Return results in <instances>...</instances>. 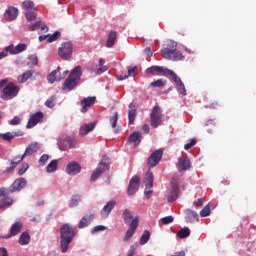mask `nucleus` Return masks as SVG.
<instances>
[{"label":"nucleus","mask_w":256,"mask_h":256,"mask_svg":"<svg viewBox=\"0 0 256 256\" xmlns=\"http://www.w3.org/2000/svg\"><path fill=\"white\" fill-rule=\"evenodd\" d=\"M26 186L27 179L17 178L9 187L8 191L5 188H0V209H5V207H11L13 205V198L9 197V193L21 191V189L25 188Z\"/></svg>","instance_id":"nucleus-1"},{"label":"nucleus","mask_w":256,"mask_h":256,"mask_svg":"<svg viewBox=\"0 0 256 256\" xmlns=\"http://www.w3.org/2000/svg\"><path fill=\"white\" fill-rule=\"evenodd\" d=\"M75 235H77V232H75V228L69 224H64L60 228V249L62 253H67L69 251V245L73 242V239H75Z\"/></svg>","instance_id":"nucleus-2"},{"label":"nucleus","mask_w":256,"mask_h":256,"mask_svg":"<svg viewBox=\"0 0 256 256\" xmlns=\"http://www.w3.org/2000/svg\"><path fill=\"white\" fill-rule=\"evenodd\" d=\"M161 55L163 59H168V61H183L185 56L181 51L177 50V42L170 41L167 47L161 50Z\"/></svg>","instance_id":"nucleus-3"},{"label":"nucleus","mask_w":256,"mask_h":256,"mask_svg":"<svg viewBox=\"0 0 256 256\" xmlns=\"http://www.w3.org/2000/svg\"><path fill=\"white\" fill-rule=\"evenodd\" d=\"M81 66L75 67L69 77L65 80L64 85L62 87L63 91H72V89H75L77 85L79 84V81H81Z\"/></svg>","instance_id":"nucleus-4"},{"label":"nucleus","mask_w":256,"mask_h":256,"mask_svg":"<svg viewBox=\"0 0 256 256\" xmlns=\"http://www.w3.org/2000/svg\"><path fill=\"white\" fill-rule=\"evenodd\" d=\"M21 88L17 86V84L13 82H9L3 89L0 94L1 99L3 101H11V99H15L17 95H19V91Z\"/></svg>","instance_id":"nucleus-5"},{"label":"nucleus","mask_w":256,"mask_h":256,"mask_svg":"<svg viewBox=\"0 0 256 256\" xmlns=\"http://www.w3.org/2000/svg\"><path fill=\"white\" fill-rule=\"evenodd\" d=\"M179 183H181V178L179 176H174L171 180V188L168 191L167 200L168 203H173L177 201L179 197Z\"/></svg>","instance_id":"nucleus-6"},{"label":"nucleus","mask_w":256,"mask_h":256,"mask_svg":"<svg viewBox=\"0 0 256 256\" xmlns=\"http://www.w3.org/2000/svg\"><path fill=\"white\" fill-rule=\"evenodd\" d=\"M163 119V111L161 110V107L159 106H154L152 108V111L150 113V124L151 127L154 129H157L159 125H161Z\"/></svg>","instance_id":"nucleus-7"},{"label":"nucleus","mask_w":256,"mask_h":256,"mask_svg":"<svg viewBox=\"0 0 256 256\" xmlns=\"http://www.w3.org/2000/svg\"><path fill=\"white\" fill-rule=\"evenodd\" d=\"M109 169V163H107V156H103L102 161L98 164L97 168L91 175L90 181L93 183L97 181L98 178Z\"/></svg>","instance_id":"nucleus-8"},{"label":"nucleus","mask_w":256,"mask_h":256,"mask_svg":"<svg viewBox=\"0 0 256 256\" xmlns=\"http://www.w3.org/2000/svg\"><path fill=\"white\" fill-rule=\"evenodd\" d=\"M58 55L64 61H69L73 55V44L71 42H64L58 49Z\"/></svg>","instance_id":"nucleus-9"},{"label":"nucleus","mask_w":256,"mask_h":256,"mask_svg":"<svg viewBox=\"0 0 256 256\" xmlns=\"http://www.w3.org/2000/svg\"><path fill=\"white\" fill-rule=\"evenodd\" d=\"M163 159V149L155 150L147 159L148 167H157L160 161Z\"/></svg>","instance_id":"nucleus-10"},{"label":"nucleus","mask_w":256,"mask_h":256,"mask_svg":"<svg viewBox=\"0 0 256 256\" xmlns=\"http://www.w3.org/2000/svg\"><path fill=\"white\" fill-rule=\"evenodd\" d=\"M146 73L149 75H169L171 77L173 70L164 68L163 66H151L146 69Z\"/></svg>","instance_id":"nucleus-11"},{"label":"nucleus","mask_w":256,"mask_h":256,"mask_svg":"<svg viewBox=\"0 0 256 256\" xmlns=\"http://www.w3.org/2000/svg\"><path fill=\"white\" fill-rule=\"evenodd\" d=\"M140 183L141 178H139V176H134L131 178L127 189V194L129 195V197L135 195L137 191H139Z\"/></svg>","instance_id":"nucleus-12"},{"label":"nucleus","mask_w":256,"mask_h":256,"mask_svg":"<svg viewBox=\"0 0 256 256\" xmlns=\"http://www.w3.org/2000/svg\"><path fill=\"white\" fill-rule=\"evenodd\" d=\"M137 227H139V217H134L131 221L128 230L123 238V241L127 242L133 235H135V231H137Z\"/></svg>","instance_id":"nucleus-13"},{"label":"nucleus","mask_w":256,"mask_h":256,"mask_svg":"<svg viewBox=\"0 0 256 256\" xmlns=\"http://www.w3.org/2000/svg\"><path fill=\"white\" fill-rule=\"evenodd\" d=\"M23 231V222L18 221L11 225L9 235L5 236L4 239H11V237H15L19 235Z\"/></svg>","instance_id":"nucleus-14"},{"label":"nucleus","mask_w":256,"mask_h":256,"mask_svg":"<svg viewBox=\"0 0 256 256\" xmlns=\"http://www.w3.org/2000/svg\"><path fill=\"white\" fill-rule=\"evenodd\" d=\"M173 81L176 83L177 85V91L180 95H187V90L185 89V84H183V81H181V78H179V76H177V74L175 72H170Z\"/></svg>","instance_id":"nucleus-15"},{"label":"nucleus","mask_w":256,"mask_h":256,"mask_svg":"<svg viewBox=\"0 0 256 256\" xmlns=\"http://www.w3.org/2000/svg\"><path fill=\"white\" fill-rule=\"evenodd\" d=\"M93 219H95V214L93 212H89V214L84 215L79 221L78 229H85V227H89Z\"/></svg>","instance_id":"nucleus-16"},{"label":"nucleus","mask_w":256,"mask_h":256,"mask_svg":"<svg viewBox=\"0 0 256 256\" xmlns=\"http://www.w3.org/2000/svg\"><path fill=\"white\" fill-rule=\"evenodd\" d=\"M95 101H97V97L95 96L84 98L81 101V105H82L81 113H87V111H89V109H91V107L95 105Z\"/></svg>","instance_id":"nucleus-17"},{"label":"nucleus","mask_w":256,"mask_h":256,"mask_svg":"<svg viewBox=\"0 0 256 256\" xmlns=\"http://www.w3.org/2000/svg\"><path fill=\"white\" fill-rule=\"evenodd\" d=\"M19 15V9L16 7H8V9L4 13V18L6 21H15Z\"/></svg>","instance_id":"nucleus-18"},{"label":"nucleus","mask_w":256,"mask_h":256,"mask_svg":"<svg viewBox=\"0 0 256 256\" xmlns=\"http://www.w3.org/2000/svg\"><path fill=\"white\" fill-rule=\"evenodd\" d=\"M115 205H117V202L115 201L107 202V204L101 210L102 219H107V217H109L113 209H115Z\"/></svg>","instance_id":"nucleus-19"},{"label":"nucleus","mask_w":256,"mask_h":256,"mask_svg":"<svg viewBox=\"0 0 256 256\" xmlns=\"http://www.w3.org/2000/svg\"><path fill=\"white\" fill-rule=\"evenodd\" d=\"M41 119H43V112L34 113L33 115L30 116V119L27 123V128L33 129V127H35V125H37V123H39Z\"/></svg>","instance_id":"nucleus-20"},{"label":"nucleus","mask_w":256,"mask_h":256,"mask_svg":"<svg viewBox=\"0 0 256 256\" xmlns=\"http://www.w3.org/2000/svg\"><path fill=\"white\" fill-rule=\"evenodd\" d=\"M66 173L68 175H78V173H81V165L77 162H70L66 166Z\"/></svg>","instance_id":"nucleus-21"},{"label":"nucleus","mask_w":256,"mask_h":256,"mask_svg":"<svg viewBox=\"0 0 256 256\" xmlns=\"http://www.w3.org/2000/svg\"><path fill=\"white\" fill-rule=\"evenodd\" d=\"M23 159H25L24 154L14 157L10 162V167H8L6 169V172L13 173V171H15V168L17 167V165H19V163H21V161H23Z\"/></svg>","instance_id":"nucleus-22"},{"label":"nucleus","mask_w":256,"mask_h":256,"mask_svg":"<svg viewBox=\"0 0 256 256\" xmlns=\"http://www.w3.org/2000/svg\"><path fill=\"white\" fill-rule=\"evenodd\" d=\"M41 149V146L37 142H32L29 144L24 152L25 157H29L33 155V153H37Z\"/></svg>","instance_id":"nucleus-23"},{"label":"nucleus","mask_w":256,"mask_h":256,"mask_svg":"<svg viewBox=\"0 0 256 256\" xmlns=\"http://www.w3.org/2000/svg\"><path fill=\"white\" fill-rule=\"evenodd\" d=\"M7 49H9V53L11 55H19V53L27 51V44H18L16 47L7 46Z\"/></svg>","instance_id":"nucleus-24"},{"label":"nucleus","mask_w":256,"mask_h":256,"mask_svg":"<svg viewBox=\"0 0 256 256\" xmlns=\"http://www.w3.org/2000/svg\"><path fill=\"white\" fill-rule=\"evenodd\" d=\"M178 166L182 171H188V169H191V160H189V158L180 157L178 158Z\"/></svg>","instance_id":"nucleus-25"},{"label":"nucleus","mask_w":256,"mask_h":256,"mask_svg":"<svg viewBox=\"0 0 256 256\" xmlns=\"http://www.w3.org/2000/svg\"><path fill=\"white\" fill-rule=\"evenodd\" d=\"M136 117H137V108H135V105L130 104L128 109V121L130 125H133V123H135Z\"/></svg>","instance_id":"nucleus-26"},{"label":"nucleus","mask_w":256,"mask_h":256,"mask_svg":"<svg viewBox=\"0 0 256 256\" xmlns=\"http://www.w3.org/2000/svg\"><path fill=\"white\" fill-rule=\"evenodd\" d=\"M19 245H29L31 243V235L29 234V230L24 231L19 239H18Z\"/></svg>","instance_id":"nucleus-27"},{"label":"nucleus","mask_w":256,"mask_h":256,"mask_svg":"<svg viewBox=\"0 0 256 256\" xmlns=\"http://www.w3.org/2000/svg\"><path fill=\"white\" fill-rule=\"evenodd\" d=\"M185 215H186V219L187 221H189V223H195V221H199L197 212L191 210V209H186L185 210Z\"/></svg>","instance_id":"nucleus-28"},{"label":"nucleus","mask_w":256,"mask_h":256,"mask_svg":"<svg viewBox=\"0 0 256 256\" xmlns=\"http://www.w3.org/2000/svg\"><path fill=\"white\" fill-rule=\"evenodd\" d=\"M95 129V123L85 124L80 128L79 134L85 137L87 133H91Z\"/></svg>","instance_id":"nucleus-29"},{"label":"nucleus","mask_w":256,"mask_h":256,"mask_svg":"<svg viewBox=\"0 0 256 256\" xmlns=\"http://www.w3.org/2000/svg\"><path fill=\"white\" fill-rule=\"evenodd\" d=\"M115 41H117V32L111 31L108 35L106 47H108V48L113 47V45H115Z\"/></svg>","instance_id":"nucleus-30"},{"label":"nucleus","mask_w":256,"mask_h":256,"mask_svg":"<svg viewBox=\"0 0 256 256\" xmlns=\"http://www.w3.org/2000/svg\"><path fill=\"white\" fill-rule=\"evenodd\" d=\"M141 132H134L129 136L130 143H133L134 145H139L141 143Z\"/></svg>","instance_id":"nucleus-31"},{"label":"nucleus","mask_w":256,"mask_h":256,"mask_svg":"<svg viewBox=\"0 0 256 256\" xmlns=\"http://www.w3.org/2000/svg\"><path fill=\"white\" fill-rule=\"evenodd\" d=\"M144 183H145L147 189H152L153 188V172L148 171L146 173Z\"/></svg>","instance_id":"nucleus-32"},{"label":"nucleus","mask_w":256,"mask_h":256,"mask_svg":"<svg viewBox=\"0 0 256 256\" xmlns=\"http://www.w3.org/2000/svg\"><path fill=\"white\" fill-rule=\"evenodd\" d=\"M22 7L24 10H26V13H28V11H37V8L35 7V3H33V1L31 0H25L22 3Z\"/></svg>","instance_id":"nucleus-33"},{"label":"nucleus","mask_w":256,"mask_h":256,"mask_svg":"<svg viewBox=\"0 0 256 256\" xmlns=\"http://www.w3.org/2000/svg\"><path fill=\"white\" fill-rule=\"evenodd\" d=\"M33 77V72L31 70H28L24 72L22 75H19L17 77L18 83H25L28 79H31Z\"/></svg>","instance_id":"nucleus-34"},{"label":"nucleus","mask_w":256,"mask_h":256,"mask_svg":"<svg viewBox=\"0 0 256 256\" xmlns=\"http://www.w3.org/2000/svg\"><path fill=\"white\" fill-rule=\"evenodd\" d=\"M20 135H23V133H21V132H6V133L2 134L1 137H2V139H4V141H11L13 138L19 137Z\"/></svg>","instance_id":"nucleus-35"},{"label":"nucleus","mask_w":256,"mask_h":256,"mask_svg":"<svg viewBox=\"0 0 256 256\" xmlns=\"http://www.w3.org/2000/svg\"><path fill=\"white\" fill-rule=\"evenodd\" d=\"M122 217L124 219V223H126V225H129V223H131V221H133V212L130 211L129 209H125Z\"/></svg>","instance_id":"nucleus-36"},{"label":"nucleus","mask_w":256,"mask_h":256,"mask_svg":"<svg viewBox=\"0 0 256 256\" xmlns=\"http://www.w3.org/2000/svg\"><path fill=\"white\" fill-rule=\"evenodd\" d=\"M149 239H151V232H149V230H144L140 238V245L147 244L149 242Z\"/></svg>","instance_id":"nucleus-37"},{"label":"nucleus","mask_w":256,"mask_h":256,"mask_svg":"<svg viewBox=\"0 0 256 256\" xmlns=\"http://www.w3.org/2000/svg\"><path fill=\"white\" fill-rule=\"evenodd\" d=\"M57 165L58 161L57 160H52L46 168L47 173H55L57 171Z\"/></svg>","instance_id":"nucleus-38"},{"label":"nucleus","mask_w":256,"mask_h":256,"mask_svg":"<svg viewBox=\"0 0 256 256\" xmlns=\"http://www.w3.org/2000/svg\"><path fill=\"white\" fill-rule=\"evenodd\" d=\"M25 17L29 22L37 20V10L25 12Z\"/></svg>","instance_id":"nucleus-39"},{"label":"nucleus","mask_w":256,"mask_h":256,"mask_svg":"<svg viewBox=\"0 0 256 256\" xmlns=\"http://www.w3.org/2000/svg\"><path fill=\"white\" fill-rule=\"evenodd\" d=\"M177 235L180 239H185L191 235V230H189V228H183L177 233Z\"/></svg>","instance_id":"nucleus-40"},{"label":"nucleus","mask_w":256,"mask_h":256,"mask_svg":"<svg viewBox=\"0 0 256 256\" xmlns=\"http://www.w3.org/2000/svg\"><path fill=\"white\" fill-rule=\"evenodd\" d=\"M166 84H167V81H165L164 79H158V80L152 82L150 84V87L161 88V87H165Z\"/></svg>","instance_id":"nucleus-41"},{"label":"nucleus","mask_w":256,"mask_h":256,"mask_svg":"<svg viewBox=\"0 0 256 256\" xmlns=\"http://www.w3.org/2000/svg\"><path fill=\"white\" fill-rule=\"evenodd\" d=\"M41 23H42L41 19H38V20L36 21V23H30V24H28V25H27L28 31H37V29H39V27H41Z\"/></svg>","instance_id":"nucleus-42"},{"label":"nucleus","mask_w":256,"mask_h":256,"mask_svg":"<svg viewBox=\"0 0 256 256\" xmlns=\"http://www.w3.org/2000/svg\"><path fill=\"white\" fill-rule=\"evenodd\" d=\"M112 129L117 127V121H119V113L115 112L109 119Z\"/></svg>","instance_id":"nucleus-43"},{"label":"nucleus","mask_w":256,"mask_h":256,"mask_svg":"<svg viewBox=\"0 0 256 256\" xmlns=\"http://www.w3.org/2000/svg\"><path fill=\"white\" fill-rule=\"evenodd\" d=\"M59 69H61V67H58L57 70L52 71V72L48 75V77H47L48 82H50V83H55V81H57V72L59 71Z\"/></svg>","instance_id":"nucleus-44"},{"label":"nucleus","mask_w":256,"mask_h":256,"mask_svg":"<svg viewBox=\"0 0 256 256\" xmlns=\"http://www.w3.org/2000/svg\"><path fill=\"white\" fill-rule=\"evenodd\" d=\"M211 215V207L209 204H207L201 211H200V216L201 217H209Z\"/></svg>","instance_id":"nucleus-45"},{"label":"nucleus","mask_w":256,"mask_h":256,"mask_svg":"<svg viewBox=\"0 0 256 256\" xmlns=\"http://www.w3.org/2000/svg\"><path fill=\"white\" fill-rule=\"evenodd\" d=\"M59 37H61V32L56 31L54 32L52 35L48 36V43H53V41H57V39H59Z\"/></svg>","instance_id":"nucleus-46"},{"label":"nucleus","mask_w":256,"mask_h":256,"mask_svg":"<svg viewBox=\"0 0 256 256\" xmlns=\"http://www.w3.org/2000/svg\"><path fill=\"white\" fill-rule=\"evenodd\" d=\"M81 203V196L76 195L71 199L70 207H77Z\"/></svg>","instance_id":"nucleus-47"},{"label":"nucleus","mask_w":256,"mask_h":256,"mask_svg":"<svg viewBox=\"0 0 256 256\" xmlns=\"http://www.w3.org/2000/svg\"><path fill=\"white\" fill-rule=\"evenodd\" d=\"M48 161H49V155L43 154L39 159V165H41V167H45Z\"/></svg>","instance_id":"nucleus-48"},{"label":"nucleus","mask_w":256,"mask_h":256,"mask_svg":"<svg viewBox=\"0 0 256 256\" xmlns=\"http://www.w3.org/2000/svg\"><path fill=\"white\" fill-rule=\"evenodd\" d=\"M55 101H56L55 96L50 97V98L45 102L46 107H49V109H53V107H55Z\"/></svg>","instance_id":"nucleus-49"},{"label":"nucleus","mask_w":256,"mask_h":256,"mask_svg":"<svg viewBox=\"0 0 256 256\" xmlns=\"http://www.w3.org/2000/svg\"><path fill=\"white\" fill-rule=\"evenodd\" d=\"M28 59L31 62V65H39V58L37 57V54L29 55Z\"/></svg>","instance_id":"nucleus-50"},{"label":"nucleus","mask_w":256,"mask_h":256,"mask_svg":"<svg viewBox=\"0 0 256 256\" xmlns=\"http://www.w3.org/2000/svg\"><path fill=\"white\" fill-rule=\"evenodd\" d=\"M195 145H197V140L190 139V142H188L184 145V149H185V151H189V149H191V147H195Z\"/></svg>","instance_id":"nucleus-51"},{"label":"nucleus","mask_w":256,"mask_h":256,"mask_svg":"<svg viewBox=\"0 0 256 256\" xmlns=\"http://www.w3.org/2000/svg\"><path fill=\"white\" fill-rule=\"evenodd\" d=\"M174 220L175 218H173V216H166L161 218V222L163 223V225H169V223H173Z\"/></svg>","instance_id":"nucleus-52"},{"label":"nucleus","mask_w":256,"mask_h":256,"mask_svg":"<svg viewBox=\"0 0 256 256\" xmlns=\"http://www.w3.org/2000/svg\"><path fill=\"white\" fill-rule=\"evenodd\" d=\"M29 169V164L23 163L21 168L18 170V175H25V172Z\"/></svg>","instance_id":"nucleus-53"},{"label":"nucleus","mask_w":256,"mask_h":256,"mask_svg":"<svg viewBox=\"0 0 256 256\" xmlns=\"http://www.w3.org/2000/svg\"><path fill=\"white\" fill-rule=\"evenodd\" d=\"M65 142L67 143L69 149H73V147L76 145L75 139L67 138Z\"/></svg>","instance_id":"nucleus-54"},{"label":"nucleus","mask_w":256,"mask_h":256,"mask_svg":"<svg viewBox=\"0 0 256 256\" xmlns=\"http://www.w3.org/2000/svg\"><path fill=\"white\" fill-rule=\"evenodd\" d=\"M99 231H105V226L103 225H98V226H95L92 230H91V233H99Z\"/></svg>","instance_id":"nucleus-55"},{"label":"nucleus","mask_w":256,"mask_h":256,"mask_svg":"<svg viewBox=\"0 0 256 256\" xmlns=\"http://www.w3.org/2000/svg\"><path fill=\"white\" fill-rule=\"evenodd\" d=\"M21 123V118L19 116H15L11 121L10 125H19Z\"/></svg>","instance_id":"nucleus-56"},{"label":"nucleus","mask_w":256,"mask_h":256,"mask_svg":"<svg viewBox=\"0 0 256 256\" xmlns=\"http://www.w3.org/2000/svg\"><path fill=\"white\" fill-rule=\"evenodd\" d=\"M143 52L147 57H153V50H151V47H146Z\"/></svg>","instance_id":"nucleus-57"},{"label":"nucleus","mask_w":256,"mask_h":256,"mask_svg":"<svg viewBox=\"0 0 256 256\" xmlns=\"http://www.w3.org/2000/svg\"><path fill=\"white\" fill-rule=\"evenodd\" d=\"M205 202V199L199 198L197 201L194 202L195 207H203V203Z\"/></svg>","instance_id":"nucleus-58"},{"label":"nucleus","mask_w":256,"mask_h":256,"mask_svg":"<svg viewBox=\"0 0 256 256\" xmlns=\"http://www.w3.org/2000/svg\"><path fill=\"white\" fill-rule=\"evenodd\" d=\"M137 73V67L129 68L128 69V77H133Z\"/></svg>","instance_id":"nucleus-59"},{"label":"nucleus","mask_w":256,"mask_h":256,"mask_svg":"<svg viewBox=\"0 0 256 256\" xmlns=\"http://www.w3.org/2000/svg\"><path fill=\"white\" fill-rule=\"evenodd\" d=\"M8 53H9V49H7L6 47L2 52H0V60L4 59V57H7Z\"/></svg>","instance_id":"nucleus-60"},{"label":"nucleus","mask_w":256,"mask_h":256,"mask_svg":"<svg viewBox=\"0 0 256 256\" xmlns=\"http://www.w3.org/2000/svg\"><path fill=\"white\" fill-rule=\"evenodd\" d=\"M209 109H217L219 107V102L214 101L208 105Z\"/></svg>","instance_id":"nucleus-61"},{"label":"nucleus","mask_w":256,"mask_h":256,"mask_svg":"<svg viewBox=\"0 0 256 256\" xmlns=\"http://www.w3.org/2000/svg\"><path fill=\"white\" fill-rule=\"evenodd\" d=\"M0 256H9V253L7 252V248L5 247L0 248Z\"/></svg>","instance_id":"nucleus-62"},{"label":"nucleus","mask_w":256,"mask_h":256,"mask_svg":"<svg viewBox=\"0 0 256 256\" xmlns=\"http://www.w3.org/2000/svg\"><path fill=\"white\" fill-rule=\"evenodd\" d=\"M41 33H47L49 31V27L47 25H43L40 27Z\"/></svg>","instance_id":"nucleus-63"},{"label":"nucleus","mask_w":256,"mask_h":256,"mask_svg":"<svg viewBox=\"0 0 256 256\" xmlns=\"http://www.w3.org/2000/svg\"><path fill=\"white\" fill-rule=\"evenodd\" d=\"M107 71V66H99L98 73H105Z\"/></svg>","instance_id":"nucleus-64"}]
</instances>
